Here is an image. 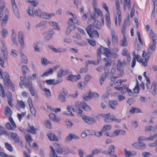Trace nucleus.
Masks as SVG:
<instances>
[{"instance_id":"obj_28","label":"nucleus","mask_w":157,"mask_h":157,"mask_svg":"<svg viewBox=\"0 0 157 157\" xmlns=\"http://www.w3.org/2000/svg\"><path fill=\"white\" fill-rule=\"evenodd\" d=\"M42 90L44 92L46 97L50 98L51 97V94L50 90L46 88H42Z\"/></svg>"},{"instance_id":"obj_20","label":"nucleus","mask_w":157,"mask_h":157,"mask_svg":"<svg viewBox=\"0 0 157 157\" xmlns=\"http://www.w3.org/2000/svg\"><path fill=\"white\" fill-rule=\"evenodd\" d=\"M109 107L113 109H115L118 105V103L117 101L113 100L109 101Z\"/></svg>"},{"instance_id":"obj_58","label":"nucleus","mask_w":157,"mask_h":157,"mask_svg":"<svg viewBox=\"0 0 157 157\" xmlns=\"http://www.w3.org/2000/svg\"><path fill=\"white\" fill-rule=\"evenodd\" d=\"M150 36L152 38V40H156V35L153 33L152 29H151L150 32Z\"/></svg>"},{"instance_id":"obj_25","label":"nucleus","mask_w":157,"mask_h":157,"mask_svg":"<svg viewBox=\"0 0 157 157\" xmlns=\"http://www.w3.org/2000/svg\"><path fill=\"white\" fill-rule=\"evenodd\" d=\"M28 84L29 91L31 95L33 96H34L35 95V92L32 86V82L31 80H29V81L28 82Z\"/></svg>"},{"instance_id":"obj_27","label":"nucleus","mask_w":157,"mask_h":157,"mask_svg":"<svg viewBox=\"0 0 157 157\" xmlns=\"http://www.w3.org/2000/svg\"><path fill=\"white\" fill-rule=\"evenodd\" d=\"M120 44L122 46H126L128 44V40L125 35L123 36V39L121 41Z\"/></svg>"},{"instance_id":"obj_39","label":"nucleus","mask_w":157,"mask_h":157,"mask_svg":"<svg viewBox=\"0 0 157 157\" xmlns=\"http://www.w3.org/2000/svg\"><path fill=\"white\" fill-rule=\"evenodd\" d=\"M156 82H154L152 83L151 86V91L153 95H155L156 93Z\"/></svg>"},{"instance_id":"obj_35","label":"nucleus","mask_w":157,"mask_h":157,"mask_svg":"<svg viewBox=\"0 0 157 157\" xmlns=\"http://www.w3.org/2000/svg\"><path fill=\"white\" fill-rule=\"evenodd\" d=\"M156 129H157V126L154 127L152 126H146L145 131L146 132H147L149 131H153Z\"/></svg>"},{"instance_id":"obj_5","label":"nucleus","mask_w":157,"mask_h":157,"mask_svg":"<svg viewBox=\"0 0 157 157\" xmlns=\"http://www.w3.org/2000/svg\"><path fill=\"white\" fill-rule=\"evenodd\" d=\"M150 56L149 52H147L145 54V52L143 51L142 57H144V59H142V63L143 65L146 66L147 64V60Z\"/></svg>"},{"instance_id":"obj_34","label":"nucleus","mask_w":157,"mask_h":157,"mask_svg":"<svg viewBox=\"0 0 157 157\" xmlns=\"http://www.w3.org/2000/svg\"><path fill=\"white\" fill-rule=\"evenodd\" d=\"M71 109V107L68 105L67 108V112L65 111L63 113V114L66 115H71L72 116H74V114L70 111Z\"/></svg>"},{"instance_id":"obj_62","label":"nucleus","mask_w":157,"mask_h":157,"mask_svg":"<svg viewBox=\"0 0 157 157\" xmlns=\"http://www.w3.org/2000/svg\"><path fill=\"white\" fill-rule=\"evenodd\" d=\"M46 23V21H41L39 24L36 25V27L37 28L40 27L45 25Z\"/></svg>"},{"instance_id":"obj_54","label":"nucleus","mask_w":157,"mask_h":157,"mask_svg":"<svg viewBox=\"0 0 157 157\" xmlns=\"http://www.w3.org/2000/svg\"><path fill=\"white\" fill-rule=\"evenodd\" d=\"M139 149L143 150L146 148V145L143 143L142 142H139Z\"/></svg>"},{"instance_id":"obj_43","label":"nucleus","mask_w":157,"mask_h":157,"mask_svg":"<svg viewBox=\"0 0 157 157\" xmlns=\"http://www.w3.org/2000/svg\"><path fill=\"white\" fill-rule=\"evenodd\" d=\"M86 29L88 34H90L91 33V32H92L94 30V27L92 25H89Z\"/></svg>"},{"instance_id":"obj_22","label":"nucleus","mask_w":157,"mask_h":157,"mask_svg":"<svg viewBox=\"0 0 157 157\" xmlns=\"http://www.w3.org/2000/svg\"><path fill=\"white\" fill-rule=\"evenodd\" d=\"M10 136L15 143H18L19 142V139L17 134L16 133H11Z\"/></svg>"},{"instance_id":"obj_64","label":"nucleus","mask_w":157,"mask_h":157,"mask_svg":"<svg viewBox=\"0 0 157 157\" xmlns=\"http://www.w3.org/2000/svg\"><path fill=\"white\" fill-rule=\"evenodd\" d=\"M142 155L143 157H150L152 155L150 152H143Z\"/></svg>"},{"instance_id":"obj_59","label":"nucleus","mask_w":157,"mask_h":157,"mask_svg":"<svg viewBox=\"0 0 157 157\" xmlns=\"http://www.w3.org/2000/svg\"><path fill=\"white\" fill-rule=\"evenodd\" d=\"M91 78V76L89 75H86L85 77V81L84 82V83H85V85H86L87 83L89 81Z\"/></svg>"},{"instance_id":"obj_52","label":"nucleus","mask_w":157,"mask_h":157,"mask_svg":"<svg viewBox=\"0 0 157 157\" xmlns=\"http://www.w3.org/2000/svg\"><path fill=\"white\" fill-rule=\"evenodd\" d=\"M94 10L99 16H103L102 12L99 9L94 7Z\"/></svg>"},{"instance_id":"obj_32","label":"nucleus","mask_w":157,"mask_h":157,"mask_svg":"<svg viewBox=\"0 0 157 157\" xmlns=\"http://www.w3.org/2000/svg\"><path fill=\"white\" fill-rule=\"evenodd\" d=\"M101 6L106 12V15H110L109 8L106 3L104 2H103L101 4Z\"/></svg>"},{"instance_id":"obj_26","label":"nucleus","mask_w":157,"mask_h":157,"mask_svg":"<svg viewBox=\"0 0 157 157\" xmlns=\"http://www.w3.org/2000/svg\"><path fill=\"white\" fill-rule=\"evenodd\" d=\"M128 26H129L130 25V22L129 20H127V23H126V21H125L123 25L121 28V31L123 34H124L125 33V28L126 27V24Z\"/></svg>"},{"instance_id":"obj_17","label":"nucleus","mask_w":157,"mask_h":157,"mask_svg":"<svg viewBox=\"0 0 157 157\" xmlns=\"http://www.w3.org/2000/svg\"><path fill=\"white\" fill-rule=\"evenodd\" d=\"M47 136L51 141H57L58 140L57 137L53 133H48L47 134Z\"/></svg>"},{"instance_id":"obj_41","label":"nucleus","mask_w":157,"mask_h":157,"mask_svg":"<svg viewBox=\"0 0 157 157\" xmlns=\"http://www.w3.org/2000/svg\"><path fill=\"white\" fill-rule=\"evenodd\" d=\"M126 90L125 91L121 92V93L122 94H125L126 91H127L130 95H131L132 94V93L130 89L128 88V85L125 86Z\"/></svg>"},{"instance_id":"obj_4","label":"nucleus","mask_w":157,"mask_h":157,"mask_svg":"<svg viewBox=\"0 0 157 157\" xmlns=\"http://www.w3.org/2000/svg\"><path fill=\"white\" fill-rule=\"evenodd\" d=\"M67 94V91L63 90L62 92H59L58 93V98L59 101L62 102H64L66 101V98L65 96Z\"/></svg>"},{"instance_id":"obj_1","label":"nucleus","mask_w":157,"mask_h":157,"mask_svg":"<svg viewBox=\"0 0 157 157\" xmlns=\"http://www.w3.org/2000/svg\"><path fill=\"white\" fill-rule=\"evenodd\" d=\"M125 64V61H124L122 62L120 59L117 60V69L118 71L120 72V74H119L117 76L115 77V78H120L122 77L124 75V72L123 71V65Z\"/></svg>"},{"instance_id":"obj_57","label":"nucleus","mask_w":157,"mask_h":157,"mask_svg":"<svg viewBox=\"0 0 157 157\" xmlns=\"http://www.w3.org/2000/svg\"><path fill=\"white\" fill-rule=\"evenodd\" d=\"M89 133V131L88 130H85L81 134V136L82 138H84L88 135Z\"/></svg>"},{"instance_id":"obj_42","label":"nucleus","mask_w":157,"mask_h":157,"mask_svg":"<svg viewBox=\"0 0 157 157\" xmlns=\"http://www.w3.org/2000/svg\"><path fill=\"white\" fill-rule=\"evenodd\" d=\"M21 57L22 62L25 63H28V61L27 58L25 55L23 53H21Z\"/></svg>"},{"instance_id":"obj_38","label":"nucleus","mask_w":157,"mask_h":157,"mask_svg":"<svg viewBox=\"0 0 157 157\" xmlns=\"http://www.w3.org/2000/svg\"><path fill=\"white\" fill-rule=\"evenodd\" d=\"M105 18L106 21V25L109 29L111 28L110 20V15H106Z\"/></svg>"},{"instance_id":"obj_6","label":"nucleus","mask_w":157,"mask_h":157,"mask_svg":"<svg viewBox=\"0 0 157 157\" xmlns=\"http://www.w3.org/2000/svg\"><path fill=\"white\" fill-rule=\"evenodd\" d=\"M60 67L59 65H56L54 67H53V69L49 68L44 73L41 75L42 76H48L49 75L52 74L53 73V69L55 70H57Z\"/></svg>"},{"instance_id":"obj_15","label":"nucleus","mask_w":157,"mask_h":157,"mask_svg":"<svg viewBox=\"0 0 157 157\" xmlns=\"http://www.w3.org/2000/svg\"><path fill=\"white\" fill-rule=\"evenodd\" d=\"M131 2L130 0H124V9L125 11L126 8L130 10L131 9Z\"/></svg>"},{"instance_id":"obj_49","label":"nucleus","mask_w":157,"mask_h":157,"mask_svg":"<svg viewBox=\"0 0 157 157\" xmlns=\"http://www.w3.org/2000/svg\"><path fill=\"white\" fill-rule=\"evenodd\" d=\"M5 145L6 148L10 152H12L13 151V148L11 145L8 143L5 142Z\"/></svg>"},{"instance_id":"obj_56","label":"nucleus","mask_w":157,"mask_h":157,"mask_svg":"<svg viewBox=\"0 0 157 157\" xmlns=\"http://www.w3.org/2000/svg\"><path fill=\"white\" fill-rule=\"evenodd\" d=\"M153 44L151 45L149 48V49L151 50L152 51L153 50H155V44H156V40H152Z\"/></svg>"},{"instance_id":"obj_16","label":"nucleus","mask_w":157,"mask_h":157,"mask_svg":"<svg viewBox=\"0 0 157 157\" xmlns=\"http://www.w3.org/2000/svg\"><path fill=\"white\" fill-rule=\"evenodd\" d=\"M29 128H27L26 129V131L29 132L33 134H35L36 133L37 130V128H35L33 126H30L29 124Z\"/></svg>"},{"instance_id":"obj_51","label":"nucleus","mask_w":157,"mask_h":157,"mask_svg":"<svg viewBox=\"0 0 157 157\" xmlns=\"http://www.w3.org/2000/svg\"><path fill=\"white\" fill-rule=\"evenodd\" d=\"M114 151V147L113 145H111L109 148L108 152L110 155L113 154Z\"/></svg>"},{"instance_id":"obj_18","label":"nucleus","mask_w":157,"mask_h":157,"mask_svg":"<svg viewBox=\"0 0 157 157\" xmlns=\"http://www.w3.org/2000/svg\"><path fill=\"white\" fill-rule=\"evenodd\" d=\"M55 15V14L54 13H49L43 12L41 14V17L44 18L45 19H48L51 18V17Z\"/></svg>"},{"instance_id":"obj_13","label":"nucleus","mask_w":157,"mask_h":157,"mask_svg":"<svg viewBox=\"0 0 157 157\" xmlns=\"http://www.w3.org/2000/svg\"><path fill=\"white\" fill-rule=\"evenodd\" d=\"M108 51H109L108 48H105L101 46L99 48L97 49V55H101V53H102L106 56L107 52Z\"/></svg>"},{"instance_id":"obj_2","label":"nucleus","mask_w":157,"mask_h":157,"mask_svg":"<svg viewBox=\"0 0 157 157\" xmlns=\"http://www.w3.org/2000/svg\"><path fill=\"white\" fill-rule=\"evenodd\" d=\"M115 8L117 13L118 15L119 24L120 25L121 22V15L120 5L118 0H116Z\"/></svg>"},{"instance_id":"obj_37","label":"nucleus","mask_w":157,"mask_h":157,"mask_svg":"<svg viewBox=\"0 0 157 157\" xmlns=\"http://www.w3.org/2000/svg\"><path fill=\"white\" fill-rule=\"evenodd\" d=\"M2 53L3 55L4 59L6 60H7L8 59V53L7 49L5 48L4 49H2Z\"/></svg>"},{"instance_id":"obj_7","label":"nucleus","mask_w":157,"mask_h":157,"mask_svg":"<svg viewBox=\"0 0 157 157\" xmlns=\"http://www.w3.org/2000/svg\"><path fill=\"white\" fill-rule=\"evenodd\" d=\"M33 46L35 51L38 52L41 51L43 47V44L40 42H35L33 43Z\"/></svg>"},{"instance_id":"obj_47","label":"nucleus","mask_w":157,"mask_h":157,"mask_svg":"<svg viewBox=\"0 0 157 157\" xmlns=\"http://www.w3.org/2000/svg\"><path fill=\"white\" fill-rule=\"evenodd\" d=\"M94 24L95 27L97 29H100L101 28V24L100 22L98 21H94Z\"/></svg>"},{"instance_id":"obj_40","label":"nucleus","mask_w":157,"mask_h":157,"mask_svg":"<svg viewBox=\"0 0 157 157\" xmlns=\"http://www.w3.org/2000/svg\"><path fill=\"white\" fill-rule=\"evenodd\" d=\"M50 148H51V153L50 154V157H57L58 156L53 147L52 146H50Z\"/></svg>"},{"instance_id":"obj_8","label":"nucleus","mask_w":157,"mask_h":157,"mask_svg":"<svg viewBox=\"0 0 157 157\" xmlns=\"http://www.w3.org/2000/svg\"><path fill=\"white\" fill-rule=\"evenodd\" d=\"M18 38L19 42L20 44L21 47L23 48L25 47L24 42V36L23 33L21 32H19L18 34Z\"/></svg>"},{"instance_id":"obj_55","label":"nucleus","mask_w":157,"mask_h":157,"mask_svg":"<svg viewBox=\"0 0 157 157\" xmlns=\"http://www.w3.org/2000/svg\"><path fill=\"white\" fill-rule=\"evenodd\" d=\"M30 110L32 114L34 116V117L36 116V111L33 106L29 107Z\"/></svg>"},{"instance_id":"obj_36","label":"nucleus","mask_w":157,"mask_h":157,"mask_svg":"<svg viewBox=\"0 0 157 157\" xmlns=\"http://www.w3.org/2000/svg\"><path fill=\"white\" fill-rule=\"evenodd\" d=\"M129 112L132 113L133 114L134 113H138L141 112L140 109L138 108L132 107L129 110Z\"/></svg>"},{"instance_id":"obj_61","label":"nucleus","mask_w":157,"mask_h":157,"mask_svg":"<svg viewBox=\"0 0 157 157\" xmlns=\"http://www.w3.org/2000/svg\"><path fill=\"white\" fill-rule=\"evenodd\" d=\"M111 35L112 42H115L116 40H117V36H115V34L113 30L112 32Z\"/></svg>"},{"instance_id":"obj_50","label":"nucleus","mask_w":157,"mask_h":157,"mask_svg":"<svg viewBox=\"0 0 157 157\" xmlns=\"http://www.w3.org/2000/svg\"><path fill=\"white\" fill-rule=\"evenodd\" d=\"M22 70L24 75L25 76L26 74L28 71L27 67L25 65H23L22 67Z\"/></svg>"},{"instance_id":"obj_23","label":"nucleus","mask_w":157,"mask_h":157,"mask_svg":"<svg viewBox=\"0 0 157 157\" xmlns=\"http://www.w3.org/2000/svg\"><path fill=\"white\" fill-rule=\"evenodd\" d=\"M88 35L90 38H98L99 37V35L98 32L96 30H94L90 34H89Z\"/></svg>"},{"instance_id":"obj_11","label":"nucleus","mask_w":157,"mask_h":157,"mask_svg":"<svg viewBox=\"0 0 157 157\" xmlns=\"http://www.w3.org/2000/svg\"><path fill=\"white\" fill-rule=\"evenodd\" d=\"M82 118L85 122L89 124H92L96 122V121L93 117L84 116Z\"/></svg>"},{"instance_id":"obj_12","label":"nucleus","mask_w":157,"mask_h":157,"mask_svg":"<svg viewBox=\"0 0 157 157\" xmlns=\"http://www.w3.org/2000/svg\"><path fill=\"white\" fill-rule=\"evenodd\" d=\"M110 113H108L106 114H102L103 116L105 118V121L106 122H109L113 121L114 117L113 115H109Z\"/></svg>"},{"instance_id":"obj_21","label":"nucleus","mask_w":157,"mask_h":157,"mask_svg":"<svg viewBox=\"0 0 157 157\" xmlns=\"http://www.w3.org/2000/svg\"><path fill=\"white\" fill-rule=\"evenodd\" d=\"M108 50L109 51L107 52L106 56L107 57H109L111 56H112L113 58H116L118 56V55L117 53L116 52H114L112 51H110L108 48Z\"/></svg>"},{"instance_id":"obj_14","label":"nucleus","mask_w":157,"mask_h":157,"mask_svg":"<svg viewBox=\"0 0 157 157\" xmlns=\"http://www.w3.org/2000/svg\"><path fill=\"white\" fill-rule=\"evenodd\" d=\"M15 107L18 109H19L20 108L24 109L25 107V104L22 100H17V104Z\"/></svg>"},{"instance_id":"obj_48","label":"nucleus","mask_w":157,"mask_h":157,"mask_svg":"<svg viewBox=\"0 0 157 157\" xmlns=\"http://www.w3.org/2000/svg\"><path fill=\"white\" fill-rule=\"evenodd\" d=\"M25 138L29 143L31 142L33 140L32 136L30 134H26L25 136Z\"/></svg>"},{"instance_id":"obj_45","label":"nucleus","mask_w":157,"mask_h":157,"mask_svg":"<svg viewBox=\"0 0 157 157\" xmlns=\"http://www.w3.org/2000/svg\"><path fill=\"white\" fill-rule=\"evenodd\" d=\"M111 128L112 127L110 125L105 124L103 126L101 130H102V131L104 132L106 130H110Z\"/></svg>"},{"instance_id":"obj_53","label":"nucleus","mask_w":157,"mask_h":157,"mask_svg":"<svg viewBox=\"0 0 157 157\" xmlns=\"http://www.w3.org/2000/svg\"><path fill=\"white\" fill-rule=\"evenodd\" d=\"M42 13H43V12H42L40 9H38L34 11V14L36 16H37L41 17V15Z\"/></svg>"},{"instance_id":"obj_29","label":"nucleus","mask_w":157,"mask_h":157,"mask_svg":"<svg viewBox=\"0 0 157 157\" xmlns=\"http://www.w3.org/2000/svg\"><path fill=\"white\" fill-rule=\"evenodd\" d=\"M75 28V25L73 24L70 25L67 28L66 32V35H68L71 31L74 29Z\"/></svg>"},{"instance_id":"obj_30","label":"nucleus","mask_w":157,"mask_h":157,"mask_svg":"<svg viewBox=\"0 0 157 157\" xmlns=\"http://www.w3.org/2000/svg\"><path fill=\"white\" fill-rule=\"evenodd\" d=\"M50 119L54 122H58L59 121V120L57 118L55 115L52 113L50 114L49 115Z\"/></svg>"},{"instance_id":"obj_3","label":"nucleus","mask_w":157,"mask_h":157,"mask_svg":"<svg viewBox=\"0 0 157 157\" xmlns=\"http://www.w3.org/2000/svg\"><path fill=\"white\" fill-rule=\"evenodd\" d=\"M12 7L13 12L16 17L18 19L20 18V15L17 6L14 0H11Z\"/></svg>"},{"instance_id":"obj_33","label":"nucleus","mask_w":157,"mask_h":157,"mask_svg":"<svg viewBox=\"0 0 157 157\" xmlns=\"http://www.w3.org/2000/svg\"><path fill=\"white\" fill-rule=\"evenodd\" d=\"M125 154L126 157H129L130 156L134 155L136 154V152L134 151H128L126 149L125 150Z\"/></svg>"},{"instance_id":"obj_31","label":"nucleus","mask_w":157,"mask_h":157,"mask_svg":"<svg viewBox=\"0 0 157 157\" xmlns=\"http://www.w3.org/2000/svg\"><path fill=\"white\" fill-rule=\"evenodd\" d=\"M82 97L86 101H88L92 98V94L90 92L88 93L83 94L82 96Z\"/></svg>"},{"instance_id":"obj_44","label":"nucleus","mask_w":157,"mask_h":157,"mask_svg":"<svg viewBox=\"0 0 157 157\" xmlns=\"http://www.w3.org/2000/svg\"><path fill=\"white\" fill-rule=\"evenodd\" d=\"M68 23L70 24L71 23H74L77 24L78 25H79V23L78 21L75 19H73L71 18L69 19Z\"/></svg>"},{"instance_id":"obj_60","label":"nucleus","mask_w":157,"mask_h":157,"mask_svg":"<svg viewBox=\"0 0 157 157\" xmlns=\"http://www.w3.org/2000/svg\"><path fill=\"white\" fill-rule=\"evenodd\" d=\"M53 36V34L52 33H49L46 35L44 38L45 41H47L51 39Z\"/></svg>"},{"instance_id":"obj_19","label":"nucleus","mask_w":157,"mask_h":157,"mask_svg":"<svg viewBox=\"0 0 157 157\" xmlns=\"http://www.w3.org/2000/svg\"><path fill=\"white\" fill-rule=\"evenodd\" d=\"M55 146L56 148V151L57 153L58 154H65V152L63 150V149L60 147L59 145L57 143L55 144Z\"/></svg>"},{"instance_id":"obj_24","label":"nucleus","mask_w":157,"mask_h":157,"mask_svg":"<svg viewBox=\"0 0 157 157\" xmlns=\"http://www.w3.org/2000/svg\"><path fill=\"white\" fill-rule=\"evenodd\" d=\"M4 113L6 116L8 117L9 118L11 117L12 111L8 106H7L4 109Z\"/></svg>"},{"instance_id":"obj_63","label":"nucleus","mask_w":157,"mask_h":157,"mask_svg":"<svg viewBox=\"0 0 157 157\" xmlns=\"http://www.w3.org/2000/svg\"><path fill=\"white\" fill-rule=\"evenodd\" d=\"M63 72V71L62 69H59L57 74V76L58 78H59L62 77Z\"/></svg>"},{"instance_id":"obj_46","label":"nucleus","mask_w":157,"mask_h":157,"mask_svg":"<svg viewBox=\"0 0 157 157\" xmlns=\"http://www.w3.org/2000/svg\"><path fill=\"white\" fill-rule=\"evenodd\" d=\"M136 85L134 88L133 90L135 93H138L139 92V82L138 81L136 80Z\"/></svg>"},{"instance_id":"obj_10","label":"nucleus","mask_w":157,"mask_h":157,"mask_svg":"<svg viewBox=\"0 0 157 157\" xmlns=\"http://www.w3.org/2000/svg\"><path fill=\"white\" fill-rule=\"evenodd\" d=\"M3 74L5 78H3V79L5 85L9 84L12 85V83L10 80V77L8 73L6 72H5Z\"/></svg>"},{"instance_id":"obj_9","label":"nucleus","mask_w":157,"mask_h":157,"mask_svg":"<svg viewBox=\"0 0 157 157\" xmlns=\"http://www.w3.org/2000/svg\"><path fill=\"white\" fill-rule=\"evenodd\" d=\"M80 78L81 76L79 75H78L77 76L70 75L66 78V79L72 82H75Z\"/></svg>"}]
</instances>
